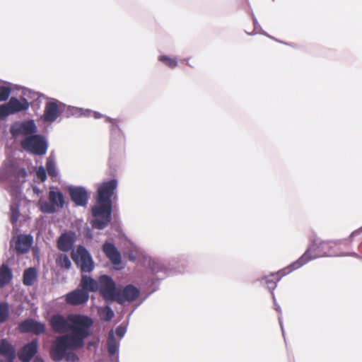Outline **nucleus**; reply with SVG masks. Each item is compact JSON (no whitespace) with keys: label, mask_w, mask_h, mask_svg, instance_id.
Masks as SVG:
<instances>
[{"label":"nucleus","mask_w":362,"mask_h":362,"mask_svg":"<svg viewBox=\"0 0 362 362\" xmlns=\"http://www.w3.org/2000/svg\"><path fill=\"white\" fill-rule=\"evenodd\" d=\"M73 332L57 337L50 349V357L59 362L64 359L69 350L80 349L84 345V340L91 334L90 328L93 321L88 316H74Z\"/></svg>","instance_id":"f257e3e1"},{"label":"nucleus","mask_w":362,"mask_h":362,"mask_svg":"<svg viewBox=\"0 0 362 362\" xmlns=\"http://www.w3.org/2000/svg\"><path fill=\"white\" fill-rule=\"evenodd\" d=\"M117 185V180L114 178L103 182L98 187L97 203L92 208V214L95 217L91 222L94 228L102 230L110 222L112 212L111 199Z\"/></svg>","instance_id":"f03ea898"},{"label":"nucleus","mask_w":362,"mask_h":362,"mask_svg":"<svg viewBox=\"0 0 362 362\" xmlns=\"http://www.w3.org/2000/svg\"><path fill=\"white\" fill-rule=\"evenodd\" d=\"M28 164L23 160H6L0 168V185H11L9 192L16 198L21 197V186L26 182L29 172Z\"/></svg>","instance_id":"7ed1b4c3"},{"label":"nucleus","mask_w":362,"mask_h":362,"mask_svg":"<svg viewBox=\"0 0 362 362\" xmlns=\"http://www.w3.org/2000/svg\"><path fill=\"white\" fill-rule=\"evenodd\" d=\"M340 244L341 240L322 241L320 239H315L304 254L296 261L291 263V266L293 269H298L310 260L321 257L351 255L358 257V255L355 252L344 254L336 252L334 247Z\"/></svg>","instance_id":"20e7f679"},{"label":"nucleus","mask_w":362,"mask_h":362,"mask_svg":"<svg viewBox=\"0 0 362 362\" xmlns=\"http://www.w3.org/2000/svg\"><path fill=\"white\" fill-rule=\"evenodd\" d=\"M66 117L70 116L80 117H93L95 119H100L105 117L106 122L111 124L110 127V151L111 154L113 153L114 151L117 150L119 147L123 146L125 141L124 136L118 125V123L115 119L110 118L107 116H104L98 112H93L88 109H83L72 106H66L64 112Z\"/></svg>","instance_id":"39448f33"},{"label":"nucleus","mask_w":362,"mask_h":362,"mask_svg":"<svg viewBox=\"0 0 362 362\" xmlns=\"http://www.w3.org/2000/svg\"><path fill=\"white\" fill-rule=\"evenodd\" d=\"M20 145L24 151L35 156L45 155L48 148V142L46 138L37 133L21 139Z\"/></svg>","instance_id":"423d86ee"},{"label":"nucleus","mask_w":362,"mask_h":362,"mask_svg":"<svg viewBox=\"0 0 362 362\" xmlns=\"http://www.w3.org/2000/svg\"><path fill=\"white\" fill-rule=\"evenodd\" d=\"M9 133L13 139L21 141L37 133V127L33 119L17 121L11 125Z\"/></svg>","instance_id":"0eeeda50"},{"label":"nucleus","mask_w":362,"mask_h":362,"mask_svg":"<svg viewBox=\"0 0 362 362\" xmlns=\"http://www.w3.org/2000/svg\"><path fill=\"white\" fill-rule=\"evenodd\" d=\"M64 206V197L59 190H50L48 194V201L40 200L39 206L44 214H54Z\"/></svg>","instance_id":"6e6552de"},{"label":"nucleus","mask_w":362,"mask_h":362,"mask_svg":"<svg viewBox=\"0 0 362 362\" xmlns=\"http://www.w3.org/2000/svg\"><path fill=\"white\" fill-rule=\"evenodd\" d=\"M71 257L82 273H90L95 268L90 253L83 246L80 245L76 251H73Z\"/></svg>","instance_id":"1a4fd4ad"},{"label":"nucleus","mask_w":362,"mask_h":362,"mask_svg":"<svg viewBox=\"0 0 362 362\" xmlns=\"http://www.w3.org/2000/svg\"><path fill=\"white\" fill-rule=\"evenodd\" d=\"M98 288V291L107 303L115 302L119 288L110 276L107 274L100 276Z\"/></svg>","instance_id":"9d476101"},{"label":"nucleus","mask_w":362,"mask_h":362,"mask_svg":"<svg viewBox=\"0 0 362 362\" xmlns=\"http://www.w3.org/2000/svg\"><path fill=\"white\" fill-rule=\"evenodd\" d=\"M66 105L56 99H52L46 103L42 120L45 122L52 123L57 120L58 117L64 114Z\"/></svg>","instance_id":"9b49d317"},{"label":"nucleus","mask_w":362,"mask_h":362,"mask_svg":"<svg viewBox=\"0 0 362 362\" xmlns=\"http://www.w3.org/2000/svg\"><path fill=\"white\" fill-rule=\"evenodd\" d=\"M140 295V290L132 284H127L122 288H118L115 302L124 305L135 301Z\"/></svg>","instance_id":"f8f14e48"},{"label":"nucleus","mask_w":362,"mask_h":362,"mask_svg":"<svg viewBox=\"0 0 362 362\" xmlns=\"http://www.w3.org/2000/svg\"><path fill=\"white\" fill-rule=\"evenodd\" d=\"M67 190L71 200L76 206L85 207L87 206L89 199V193L83 186L69 185Z\"/></svg>","instance_id":"ddd939ff"},{"label":"nucleus","mask_w":362,"mask_h":362,"mask_svg":"<svg viewBox=\"0 0 362 362\" xmlns=\"http://www.w3.org/2000/svg\"><path fill=\"white\" fill-rule=\"evenodd\" d=\"M74 316H83V315H70L69 321L62 315H54L50 320V325L53 330L57 333H64L69 330L73 332V322L71 320Z\"/></svg>","instance_id":"4468645a"},{"label":"nucleus","mask_w":362,"mask_h":362,"mask_svg":"<svg viewBox=\"0 0 362 362\" xmlns=\"http://www.w3.org/2000/svg\"><path fill=\"white\" fill-rule=\"evenodd\" d=\"M296 269H293L291 264L288 267L284 268L276 273H272L271 274L262 278L260 281L262 284L267 285L268 289L271 291L272 298H274V290L276 287L278 281H279L283 276Z\"/></svg>","instance_id":"2eb2a0df"},{"label":"nucleus","mask_w":362,"mask_h":362,"mask_svg":"<svg viewBox=\"0 0 362 362\" xmlns=\"http://www.w3.org/2000/svg\"><path fill=\"white\" fill-rule=\"evenodd\" d=\"M18 329L21 333H33L37 335L44 333L45 330L43 323L32 318L19 322Z\"/></svg>","instance_id":"dca6fc26"},{"label":"nucleus","mask_w":362,"mask_h":362,"mask_svg":"<svg viewBox=\"0 0 362 362\" xmlns=\"http://www.w3.org/2000/svg\"><path fill=\"white\" fill-rule=\"evenodd\" d=\"M89 299V293L81 288H76L69 292L65 296V301L71 305H81L86 304Z\"/></svg>","instance_id":"f3484780"},{"label":"nucleus","mask_w":362,"mask_h":362,"mask_svg":"<svg viewBox=\"0 0 362 362\" xmlns=\"http://www.w3.org/2000/svg\"><path fill=\"white\" fill-rule=\"evenodd\" d=\"M37 350L38 341L37 339H33L21 348L17 353V356L22 362H30L37 354Z\"/></svg>","instance_id":"a211bd4d"},{"label":"nucleus","mask_w":362,"mask_h":362,"mask_svg":"<svg viewBox=\"0 0 362 362\" xmlns=\"http://www.w3.org/2000/svg\"><path fill=\"white\" fill-rule=\"evenodd\" d=\"M33 242L30 235H19L14 243V249L18 254L27 253ZM11 246L13 247V239L11 241Z\"/></svg>","instance_id":"6ab92c4d"},{"label":"nucleus","mask_w":362,"mask_h":362,"mask_svg":"<svg viewBox=\"0 0 362 362\" xmlns=\"http://www.w3.org/2000/svg\"><path fill=\"white\" fill-rule=\"evenodd\" d=\"M103 251L114 266H117L121 264V254L114 244L105 242L103 245Z\"/></svg>","instance_id":"aec40b11"},{"label":"nucleus","mask_w":362,"mask_h":362,"mask_svg":"<svg viewBox=\"0 0 362 362\" xmlns=\"http://www.w3.org/2000/svg\"><path fill=\"white\" fill-rule=\"evenodd\" d=\"M76 240V235L74 232H68L62 234L57 241V247L62 252H69L74 246Z\"/></svg>","instance_id":"412c9836"},{"label":"nucleus","mask_w":362,"mask_h":362,"mask_svg":"<svg viewBox=\"0 0 362 362\" xmlns=\"http://www.w3.org/2000/svg\"><path fill=\"white\" fill-rule=\"evenodd\" d=\"M107 347L110 360L112 361H115V362H119V341H117L115 339L113 330L109 332Z\"/></svg>","instance_id":"4be33fe9"},{"label":"nucleus","mask_w":362,"mask_h":362,"mask_svg":"<svg viewBox=\"0 0 362 362\" xmlns=\"http://www.w3.org/2000/svg\"><path fill=\"white\" fill-rule=\"evenodd\" d=\"M12 115L8 103L0 105V138L1 139H6L8 136V124L6 118L8 115Z\"/></svg>","instance_id":"5701e85b"},{"label":"nucleus","mask_w":362,"mask_h":362,"mask_svg":"<svg viewBox=\"0 0 362 362\" xmlns=\"http://www.w3.org/2000/svg\"><path fill=\"white\" fill-rule=\"evenodd\" d=\"M11 114L27 110L30 107V103L24 98L21 100L11 97L7 103Z\"/></svg>","instance_id":"b1692460"},{"label":"nucleus","mask_w":362,"mask_h":362,"mask_svg":"<svg viewBox=\"0 0 362 362\" xmlns=\"http://www.w3.org/2000/svg\"><path fill=\"white\" fill-rule=\"evenodd\" d=\"M0 355L6 360H15L16 358V349L6 339H0Z\"/></svg>","instance_id":"393cba45"},{"label":"nucleus","mask_w":362,"mask_h":362,"mask_svg":"<svg viewBox=\"0 0 362 362\" xmlns=\"http://www.w3.org/2000/svg\"><path fill=\"white\" fill-rule=\"evenodd\" d=\"M99 279L98 281L95 280L90 276L86 274H82L81 279L79 283V286L81 289L89 292H96L98 290Z\"/></svg>","instance_id":"a878e982"},{"label":"nucleus","mask_w":362,"mask_h":362,"mask_svg":"<svg viewBox=\"0 0 362 362\" xmlns=\"http://www.w3.org/2000/svg\"><path fill=\"white\" fill-rule=\"evenodd\" d=\"M11 197H13V202L10 205V221L14 228L20 216L19 202L23 198V194L21 193V197L18 198H16V196Z\"/></svg>","instance_id":"bb28decb"},{"label":"nucleus","mask_w":362,"mask_h":362,"mask_svg":"<svg viewBox=\"0 0 362 362\" xmlns=\"http://www.w3.org/2000/svg\"><path fill=\"white\" fill-rule=\"evenodd\" d=\"M13 279L11 269L6 263H3L0 266V288L8 285Z\"/></svg>","instance_id":"cd10ccee"},{"label":"nucleus","mask_w":362,"mask_h":362,"mask_svg":"<svg viewBox=\"0 0 362 362\" xmlns=\"http://www.w3.org/2000/svg\"><path fill=\"white\" fill-rule=\"evenodd\" d=\"M148 266L151 270V272L158 275V279H163L164 275H159L160 273H163L164 274L167 272V269L165 267L156 259L150 258L148 260Z\"/></svg>","instance_id":"c85d7f7f"},{"label":"nucleus","mask_w":362,"mask_h":362,"mask_svg":"<svg viewBox=\"0 0 362 362\" xmlns=\"http://www.w3.org/2000/svg\"><path fill=\"white\" fill-rule=\"evenodd\" d=\"M37 271L34 267H30L25 269L23 272V284L28 286L33 285L37 280Z\"/></svg>","instance_id":"c756f323"},{"label":"nucleus","mask_w":362,"mask_h":362,"mask_svg":"<svg viewBox=\"0 0 362 362\" xmlns=\"http://www.w3.org/2000/svg\"><path fill=\"white\" fill-rule=\"evenodd\" d=\"M98 314L100 320L105 322L110 321L115 316L114 311L109 305L100 307L98 309Z\"/></svg>","instance_id":"7c9ffc66"},{"label":"nucleus","mask_w":362,"mask_h":362,"mask_svg":"<svg viewBox=\"0 0 362 362\" xmlns=\"http://www.w3.org/2000/svg\"><path fill=\"white\" fill-rule=\"evenodd\" d=\"M11 93V83L0 81V102L7 100Z\"/></svg>","instance_id":"2f4dec72"},{"label":"nucleus","mask_w":362,"mask_h":362,"mask_svg":"<svg viewBox=\"0 0 362 362\" xmlns=\"http://www.w3.org/2000/svg\"><path fill=\"white\" fill-rule=\"evenodd\" d=\"M46 170L49 176L52 177H57L58 176V170L57 168L54 159L49 156L46 163Z\"/></svg>","instance_id":"473e14b6"},{"label":"nucleus","mask_w":362,"mask_h":362,"mask_svg":"<svg viewBox=\"0 0 362 362\" xmlns=\"http://www.w3.org/2000/svg\"><path fill=\"white\" fill-rule=\"evenodd\" d=\"M57 263L61 267L69 269L71 266L69 257L66 254H59L57 258Z\"/></svg>","instance_id":"72a5a7b5"},{"label":"nucleus","mask_w":362,"mask_h":362,"mask_svg":"<svg viewBox=\"0 0 362 362\" xmlns=\"http://www.w3.org/2000/svg\"><path fill=\"white\" fill-rule=\"evenodd\" d=\"M9 317V307L7 303H0V324L5 322Z\"/></svg>","instance_id":"f704fd0d"},{"label":"nucleus","mask_w":362,"mask_h":362,"mask_svg":"<svg viewBox=\"0 0 362 362\" xmlns=\"http://www.w3.org/2000/svg\"><path fill=\"white\" fill-rule=\"evenodd\" d=\"M158 60L171 69H174L177 66V61L175 58L170 57L166 55H160Z\"/></svg>","instance_id":"c9c22d12"},{"label":"nucleus","mask_w":362,"mask_h":362,"mask_svg":"<svg viewBox=\"0 0 362 362\" xmlns=\"http://www.w3.org/2000/svg\"><path fill=\"white\" fill-rule=\"evenodd\" d=\"M64 359L66 360V361H67V362H78L79 361L78 356L75 353L70 351H69L66 354Z\"/></svg>","instance_id":"e433bc0d"},{"label":"nucleus","mask_w":362,"mask_h":362,"mask_svg":"<svg viewBox=\"0 0 362 362\" xmlns=\"http://www.w3.org/2000/svg\"><path fill=\"white\" fill-rule=\"evenodd\" d=\"M36 175L38 179H40L42 182H44L47 179V173L46 170L43 166H40L36 171Z\"/></svg>","instance_id":"4c0bfd02"},{"label":"nucleus","mask_w":362,"mask_h":362,"mask_svg":"<svg viewBox=\"0 0 362 362\" xmlns=\"http://www.w3.org/2000/svg\"><path fill=\"white\" fill-rule=\"evenodd\" d=\"M273 300H274V309L279 313L278 320H279V325L281 328L283 336H284V331L282 319H281V310L280 306L276 303L275 298H273Z\"/></svg>","instance_id":"58836bf2"},{"label":"nucleus","mask_w":362,"mask_h":362,"mask_svg":"<svg viewBox=\"0 0 362 362\" xmlns=\"http://www.w3.org/2000/svg\"><path fill=\"white\" fill-rule=\"evenodd\" d=\"M126 332L127 328L122 325L118 326L115 330L116 334L120 338H122L125 335Z\"/></svg>","instance_id":"ea45409f"},{"label":"nucleus","mask_w":362,"mask_h":362,"mask_svg":"<svg viewBox=\"0 0 362 362\" xmlns=\"http://www.w3.org/2000/svg\"><path fill=\"white\" fill-rule=\"evenodd\" d=\"M361 233H362V226L358 228V230H356L350 235V238H354L356 235H359Z\"/></svg>","instance_id":"a19ab883"},{"label":"nucleus","mask_w":362,"mask_h":362,"mask_svg":"<svg viewBox=\"0 0 362 362\" xmlns=\"http://www.w3.org/2000/svg\"><path fill=\"white\" fill-rule=\"evenodd\" d=\"M33 191L37 195H40L42 192V191L40 189V188L37 187V186L33 187Z\"/></svg>","instance_id":"79ce46f5"},{"label":"nucleus","mask_w":362,"mask_h":362,"mask_svg":"<svg viewBox=\"0 0 362 362\" xmlns=\"http://www.w3.org/2000/svg\"><path fill=\"white\" fill-rule=\"evenodd\" d=\"M252 20H253V23H254V26H255V29L257 28V26H259L258 25V22L256 19V18L255 17V16L252 14Z\"/></svg>","instance_id":"37998d69"},{"label":"nucleus","mask_w":362,"mask_h":362,"mask_svg":"<svg viewBox=\"0 0 362 362\" xmlns=\"http://www.w3.org/2000/svg\"><path fill=\"white\" fill-rule=\"evenodd\" d=\"M34 362H45L42 358L36 357L34 360Z\"/></svg>","instance_id":"c03bdc74"},{"label":"nucleus","mask_w":362,"mask_h":362,"mask_svg":"<svg viewBox=\"0 0 362 362\" xmlns=\"http://www.w3.org/2000/svg\"><path fill=\"white\" fill-rule=\"evenodd\" d=\"M15 360H6L4 361L3 359H0V362H14Z\"/></svg>","instance_id":"a18cd8bd"}]
</instances>
